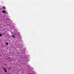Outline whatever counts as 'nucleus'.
<instances>
[{
	"instance_id": "nucleus-8",
	"label": "nucleus",
	"mask_w": 74,
	"mask_h": 74,
	"mask_svg": "<svg viewBox=\"0 0 74 74\" xmlns=\"http://www.w3.org/2000/svg\"><path fill=\"white\" fill-rule=\"evenodd\" d=\"M14 35H16V34H14Z\"/></svg>"
},
{
	"instance_id": "nucleus-1",
	"label": "nucleus",
	"mask_w": 74,
	"mask_h": 74,
	"mask_svg": "<svg viewBox=\"0 0 74 74\" xmlns=\"http://www.w3.org/2000/svg\"><path fill=\"white\" fill-rule=\"evenodd\" d=\"M12 37H13V38H15V36L14 35H12Z\"/></svg>"
},
{
	"instance_id": "nucleus-6",
	"label": "nucleus",
	"mask_w": 74,
	"mask_h": 74,
	"mask_svg": "<svg viewBox=\"0 0 74 74\" xmlns=\"http://www.w3.org/2000/svg\"><path fill=\"white\" fill-rule=\"evenodd\" d=\"M5 70V72H6V73H7V71L6 70Z\"/></svg>"
},
{
	"instance_id": "nucleus-4",
	"label": "nucleus",
	"mask_w": 74,
	"mask_h": 74,
	"mask_svg": "<svg viewBox=\"0 0 74 74\" xmlns=\"http://www.w3.org/2000/svg\"><path fill=\"white\" fill-rule=\"evenodd\" d=\"M5 44L6 45H8V42L6 43Z\"/></svg>"
},
{
	"instance_id": "nucleus-3",
	"label": "nucleus",
	"mask_w": 74,
	"mask_h": 74,
	"mask_svg": "<svg viewBox=\"0 0 74 74\" xmlns=\"http://www.w3.org/2000/svg\"><path fill=\"white\" fill-rule=\"evenodd\" d=\"M2 34H0V37H2Z\"/></svg>"
},
{
	"instance_id": "nucleus-2",
	"label": "nucleus",
	"mask_w": 74,
	"mask_h": 74,
	"mask_svg": "<svg viewBox=\"0 0 74 74\" xmlns=\"http://www.w3.org/2000/svg\"><path fill=\"white\" fill-rule=\"evenodd\" d=\"M2 12L3 13H5V12H6V11L5 10H3L2 11Z\"/></svg>"
},
{
	"instance_id": "nucleus-5",
	"label": "nucleus",
	"mask_w": 74,
	"mask_h": 74,
	"mask_svg": "<svg viewBox=\"0 0 74 74\" xmlns=\"http://www.w3.org/2000/svg\"><path fill=\"white\" fill-rule=\"evenodd\" d=\"M3 9H5V7H3Z\"/></svg>"
},
{
	"instance_id": "nucleus-9",
	"label": "nucleus",
	"mask_w": 74,
	"mask_h": 74,
	"mask_svg": "<svg viewBox=\"0 0 74 74\" xmlns=\"http://www.w3.org/2000/svg\"><path fill=\"white\" fill-rule=\"evenodd\" d=\"M29 74H32V73H29Z\"/></svg>"
},
{
	"instance_id": "nucleus-7",
	"label": "nucleus",
	"mask_w": 74,
	"mask_h": 74,
	"mask_svg": "<svg viewBox=\"0 0 74 74\" xmlns=\"http://www.w3.org/2000/svg\"><path fill=\"white\" fill-rule=\"evenodd\" d=\"M3 69H4V70H5V68H4V67H3Z\"/></svg>"
}]
</instances>
